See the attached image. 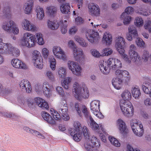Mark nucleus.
Here are the masks:
<instances>
[{"label":"nucleus","mask_w":151,"mask_h":151,"mask_svg":"<svg viewBox=\"0 0 151 151\" xmlns=\"http://www.w3.org/2000/svg\"><path fill=\"white\" fill-rule=\"evenodd\" d=\"M121 96L124 100L121 101L120 105L123 114L127 117L132 116L134 112L133 107L131 102L127 100L131 98L130 92L128 90H125L121 94Z\"/></svg>","instance_id":"nucleus-1"},{"label":"nucleus","mask_w":151,"mask_h":151,"mask_svg":"<svg viewBox=\"0 0 151 151\" xmlns=\"http://www.w3.org/2000/svg\"><path fill=\"white\" fill-rule=\"evenodd\" d=\"M115 74L116 77L112 79V83L117 89L121 88L123 83H127L130 80L129 73L126 70L118 69L116 70Z\"/></svg>","instance_id":"nucleus-2"},{"label":"nucleus","mask_w":151,"mask_h":151,"mask_svg":"<svg viewBox=\"0 0 151 151\" xmlns=\"http://www.w3.org/2000/svg\"><path fill=\"white\" fill-rule=\"evenodd\" d=\"M0 53L2 54L12 53V55L17 57L20 54V51L16 48L13 47L9 43H4L2 39L0 38Z\"/></svg>","instance_id":"nucleus-3"},{"label":"nucleus","mask_w":151,"mask_h":151,"mask_svg":"<svg viewBox=\"0 0 151 151\" xmlns=\"http://www.w3.org/2000/svg\"><path fill=\"white\" fill-rule=\"evenodd\" d=\"M73 92L75 97L77 99L80 100L82 98H88L89 92L86 89H84L77 82H75L73 85Z\"/></svg>","instance_id":"nucleus-4"},{"label":"nucleus","mask_w":151,"mask_h":151,"mask_svg":"<svg viewBox=\"0 0 151 151\" xmlns=\"http://www.w3.org/2000/svg\"><path fill=\"white\" fill-rule=\"evenodd\" d=\"M129 32L127 34V39L129 41H131L133 38H137L136 43L137 45L139 47H143L145 42L142 40L140 38H137L138 34L137 30L134 26L129 27L128 29Z\"/></svg>","instance_id":"nucleus-5"},{"label":"nucleus","mask_w":151,"mask_h":151,"mask_svg":"<svg viewBox=\"0 0 151 151\" xmlns=\"http://www.w3.org/2000/svg\"><path fill=\"white\" fill-rule=\"evenodd\" d=\"M36 40V38L32 34L26 32L23 34V37L21 40V43L22 46L30 48L35 45Z\"/></svg>","instance_id":"nucleus-6"},{"label":"nucleus","mask_w":151,"mask_h":151,"mask_svg":"<svg viewBox=\"0 0 151 151\" xmlns=\"http://www.w3.org/2000/svg\"><path fill=\"white\" fill-rule=\"evenodd\" d=\"M130 124L135 135L139 137L142 136L144 133V128L142 123L138 122L136 119H132L130 120Z\"/></svg>","instance_id":"nucleus-7"},{"label":"nucleus","mask_w":151,"mask_h":151,"mask_svg":"<svg viewBox=\"0 0 151 151\" xmlns=\"http://www.w3.org/2000/svg\"><path fill=\"white\" fill-rule=\"evenodd\" d=\"M116 41L115 46L118 51L121 55L124 56V60L127 63H130L131 59L127 58V55L124 54V48L125 44L124 39L122 37H120L118 38Z\"/></svg>","instance_id":"nucleus-8"},{"label":"nucleus","mask_w":151,"mask_h":151,"mask_svg":"<svg viewBox=\"0 0 151 151\" xmlns=\"http://www.w3.org/2000/svg\"><path fill=\"white\" fill-rule=\"evenodd\" d=\"M57 110L64 120L67 121L69 120L70 117L68 114V107L66 101H61L57 106Z\"/></svg>","instance_id":"nucleus-9"},{"label":"nucleus","mask_w":151,"mask_h":151,"mask_svg":"<svg viewBox=\"0 0 151 151\" xmlns=\"http://www.w3.org/2000/svg\"><path fill=\"white\" fill-rule=\"evenodd\" d=\"M100 102L97 100L92 101L90 103V109L92 113L97 117L102 119L104 116L100 112Z\"/></svg>","instance_id":"nucleus-10"},{"label":"nucleus","mask_w":151,"mask_h":151,"mask_svg":"<svg viewBox=\"0 0 151 151\" xmlns=\"http://www.w3.org/2000/svg\"><path fill=\"white\" fill-rule=\"evenodd\" d=\"M49 85L47 82H44L42 86L40 84H37L35 86V90L37 93H39L43 91V92L45 95L48 97L51 93V91L49 88Z\"/></svg>","instance_id":"nucleus-11"},{"label":"nucleus","mask_w":151,"mask_h":151,"mask_svg":"<svg viewBox=\"0 0 151 151\" xmlns=\"http://www.w3.org/2000/svg\"><path fill=\"white\" fill-rule=\"evenodd\" d=\"M86 36L88 40L91 43L96 42L99 38V33L91 29L88 30L86 32Z\"/></svg>","instance_id":"nucleus-12"},{"label":"nucleus","mask_w":151,"mask_h":151,"mask_svg":"<svg viewBox=\"0 0 151 151\" xmlns=\"http://www.w3.org/2000/svg\"><path fill=\"white\" fill-rule=\"evenodd\" d=\"M75 107L78 115L80 116L81 117H83L82 114H84L85 117L88 116L89 113L88 111L87 108L84 105H82L78 103H76L75 104Z\"/></svg>","instance_id":"nucleus-13"},{"label":"nucleus","mask_w":151,"mask_h":151,"mask_svg":"<svg viewBox=\"0 0 151 151\" xmlns=\"http://www.w3.org/2000/svg\"><path fill=\"white\" fill-rule=\"evenodd\" d=\"M53 52L58 58L62 59L63 60L66 59L67 58L65 54L60 47H54L53 49Z\"/></svg>","instance_id":"nucleus-14"},{"label":"nucleus","mask_w":151,"mask_h":151,"mask_svg":"<svg viewBox=\"0 0 151 151\" xmlns=\"http://www.w3.org/2000/svg\"><path fill=\"white\" fill-rule=\"evenodd\" d=\"M22 26L24 29L28 31H35L37 29L36 26L27 19H24L22 22Z\"/></svg>","instance_id":"nucleus-15"},{"label":"nucleus","mask_w":151,"mask_h":151,"mask_svg":"<svg viewBox=\"0 0 151 151\" xmlns=\"http://www.w3.org/2000/svg\"><path fill=\"white\" fill-rule=\"evenodd\" d=\"M73 55L76 61H79L80 63L82 62L84 59V56L83 55V51L82 49L74 47L73 49Z\"/></svg>","instance_id":"nucleus-16"},{"label":"nucleus","mask_w":151,"mask_h":151,"mask_svg":"<svg viewBox=\"0 0 151 151\" xmlns=\"http://www.w3.org/2000/svg\"><path fill=\"white\" fill-rule=\"evenodd\" d=\"M34 3L33 0H28L26 2L23 6L25 14H29L31 13L34 7Z\"/></svg>","instance_id":"nucleus-17"},{"label":"nucleus","mask_w":151,"mask_h":151,"mask_svg":"<svg viewBox=\"0 0 151 151\" xmlns=\"http://www.w3.org/2000/svg\"><path fill=\"white\" fill-rule=\"evenodd\" d=\"M88 8L91 15L97 16L100 14V9L98 6L91 3L88 4Z\"/></svg>","instance_id":"nucleus-18"},{"label":"nucleus","mask_w":151,"mask_h":151,"mask_svg":"<svg viewBox=\"0 0 151 151\" xmlns=\"http://www.w3.org/2000/svg\"><path fill=\"white\" fill-rule=\"evenodd\" d=\"M34 101L39 107L42 109H48L49 108L47 103L42 99L37 97L35 98Z\"/></svg>","instance_id":"nucleus-19"},{"label":"nucleus","mask_w":151,"mask_h":151,"mask_svg":"<svg viewBox=\"0 0 151 151\" xmlns=\"http://www.w3.org/2000/svg\"><path fill=\"white\" fill-rule=\"evenodd\" d=\"M117 125L122 134H124L127 133L128 130L125 122L122 120L119 119L117 121Z\"/></svg>","instance_id":"nucleus-20"},{"label":"nucleus","mask_w":151,"mask_h":151,"mask_svg":"<svg viewBox=\"0 0 151 151\" xmlns=\"http://www.w3.org/2000/svg\"><path fill=\"white\" fill-rule=\"evenodd\" d=\"M63 24V21H51L49 20L47 21L48 27L50 29L54 30L57 29L60 25Z\"/></svg>","instance_id":"nucleus-21"},{"label":"nucleus","mask_w":151,"mask_h":151,"mask_svg":"<svg viewBox=\"0 0 151 151\" xmlns=\"http://www.w3.org/2000/svg\"><path fill=\"white\" fill-rule=\"evenodd\" d=\"M136 47L134 45H131L129 47V54L131 59H134V60L136 61L138 57L137 53L135 51Z\"/></svg>","instance_id":"nucleus-22"},{"label":"nucleus","mask_w":151,"mask_h":151,"mask_svg":"<svg viewBox=\"0 0 151 151\" xmlns=\"http://www.w3.org/2000/svg\"><path fill=\"white\" fill-rule=\"evenodd\" d=\"M88 115V117H85L88 119L89 118L90 120V122L89 124V126L93 130L98 132L99 130V125L93 120L90 113Z\"/></svg>","instance_id":"nucleus-23"},{"label":"nucleus","mask_w":151,"mask_h":151,"mask_svg":"<svg viewBox=\"0 0 151 151\" xmlns=\"http://www.w3.org/2000/svg\"><path fill=\"white\" fill-rule=\"evenodd\" d=\"M102 41L104 43L107 45H109L112 41V36L109 33L106 32L103 36Z\"/></svg>","instance_id":"nucleus-24"},{"label":"nucleus","mask_w":151,"mask_h":151,"mask_svg":"<svg viewBox=\"0 0 151 151\" xmlns=\"http://www.w3.org/2000/svg\"><path fill=\"white\" fill-rule=\"evenodd\" d=\"M41 115L43 119L47 122L52 124H54L55 122L51 116L48 113L43 111L41 113Z\"/></svg>","instance_id":"nucleus-25"},{"label":"nucleus","mask_w":151,"mask_h":151,"mask_svg":"<svg viewBox=\"0 0 151 151\" xmlns=\"http://www.w3.org/2000/svg\"><path fill=\"white\" fill-rule=\"evenodd\" d=\"M14 23L12 20L7 22H5L3 24L2 26L3 29L7 32L10 33L12 30V27L13 26Z\"/></svg>","instance_id":"nucleus-26"},{"label":"nucleus","mask_w":151,"mask_h":151,"mask_svg":"<svg viewBox=\"0 0 151 151\" xmlns=\"http://www.w3.org/2000/svg\"><path fill=\"white\" fill-rule=\"evenodd\" d=\"M35 11L37 13V16L39 20H42L45 16L44 11L43 9L39 6H35Z\"/></svg>","instance_id":"nucleus-27"},{"label":"nucleus","mask_w":151,"mask_h":151,"mask_svg":"<svg viewBox=\"0 0 151 151\" xmlns=\"http://www.w3.org/2000/svg\"><path fill=\"white\" fill-rule=\"evenodd\" d=\"M131 91L133 96L135 99H139L141 94L139 88L137 87H132Z\"/></svg>","instance_id":"nucleus-28"},{"label":"nucleus","mask_w":151,"mask_h":151,"mask_svg":"<svg viewBox=\"0 0 151 151\" xmlns=\"http://www.w3.org/2000/svg\"><path fill=\"white\" fill-rule=\"evenodd\" d=\"M60 8L63 13L67 14L70 12V7L68 3L62 4Z\"/></svg>","instance_id":"nucleus-29"},{"label":"nucleus","mask_w":151,"mask_h":151,"mask_svg":"<svg viewBox=\"0 0 151 151\" xmlns=\"http://www.w3.org/2000/svg\"><path fill=\"white\" fill-rule=\"evenodd\" d=\"M69 69L74 74L77 76L81 75L82 70L81 67H69Z\"/></svg>","instance_id":"nucleus-30"},{"label":"nucleus","mask_w":151,"mask_h":151,"mask_svg":"<svg viewBox=\"0 0 151 151\" xmlns=\"http://www.w3.org/2000/svg\"><path fill=\"white\" fill-rule=\"evenodd\" d=\"M75 40L79 45L83 47H86L88 45V43L83 38L77 36L75 37Z\"/></svg>","instance_id":"nucleus-31"},{"label":"nucleus","mask_w":151,"mask_h":151,"mask_svg":"<svg viewBox=\"0 0 151 151\" xmlns=\"http://www.w3.org/2000/svg\"><path fill=\"white\" fill-rule=\"evenodd\" d=\"M72 78L69 77L64 78L63 82L62 83V86L65 89L68 88L70 83L71 82Z\"/></svg>","instance_id":"nucleus-32"},{"label":"nucleus","mask_w":151,"mask_h":151,"mask_svg":"<svg viewBox=\"0 0 151 151\" xmlns=\"http://www.w3.org/2000/svg\"><path fill=\"white\" fill-rule=\"evenodd\" d=\"M12 66H25V64L23 62L18 59H14L11 61Z\"/></svg>","instance_id":"nucleus-33"},{"label":"nucleus","mask_w":151,"mask_h":151,"mask_svg":"<svg viewBox=\"0 0 151 151\" xmlns=\"http://www.w3.org/2000/svg\"><path fill=\"white\" fill-rule=\"evenodd\" d=\"M58 73L59 77L63 78L66 73L65 68L62 67H60L58 69Z\"/></svg>","instance_id":"nucleus-34"},{"label":"nucleus","mask_w":151,"mask_h":151,"mask_svg":"<svg viewBox=\"0 0 151 151\" xmlns=\"http://www.w3.org/2000/svg\"><path fill=\"white\" fill-rule=\"evenodd\" d=\"M3 13L5 17L8 19L10 18L11 16L10 7L8 6L4 7Z\"/></svg>","instance_id":"nucleus-35"},{"label":"nucleus","mask_w":151,"mask_h":151,"mask_svg":"<svg viewBox=\"0 0 151 151\" xmlns=\"http://www.w3.org/2000/svg\"><path fill=\"white\" fill-rule=\"evenodd\" d=\"M109 139L111 143L114 146L116 147H119L121 144L119 141L115 138L112 137H109Z\"/></svg>","instance_id":"nucleus-36"},{"label":"nucleus","mask_w":151,"mask_h":151,"mask_svg":"<svg viewBox=\"0 0 151 151\" xmlns=\"http://www.w3.org/2000/svg\"><path fill=\"white\" fill-rule=\"evenodd\" d=\"M48 13L50 15L55 16L57 12V8L54 6H49L47 8Z\"/></svg>","instance_id":"nucleus-37"},{"label":"nucleus","mask_w":151,"mask_h":151,"mask_svg":"<svg viewBox=\"0 0 151 151\" xmlns=\"http://www.w3.org/2000/svg\"><path fill=\"white\" fill-rule=\"evenodd\" d=\"M134 11L133 8L131 6L127 7L125 10V12L123 13L121 16V18H123L124 17V16L127 14H132Z\"/></svg>","instance_id":"nucleus-38"},{"label":"nucleus","mask_w":151,"mask_h":151,"mask_svg":"<svg viewBox=\"0 0 151 151\" xmlns=\"http://www.w3.org/2000/svg\"><path fill=\"white\" fill-rule=\"evenodd\" d=\"M32 61L35 66H43V65L42 58L38 59L32 60Z\"/></svg>","instance_id":"nucleus-39"},{"label":"nucleus","mask_w":151,"mask_h":151,"mask_svg":"<svg viewBox=\"0 0 151 151\" xmlns=\"http://www.w3.org/2000/svg\"><path fill=\"white\" fill-rule=\"evenodd\" d=\"M99 67L101 73L105 75L109 73L111 69L110 67Z\"/></svg>","instance_id":"nucleus-40"},{"label":"nucleus","mask_w":151,"mask_h":151,"mask_svg":"<svg viewBox=\"0 0 151 151\" xmlns=\"http://www.w3.org/2000/svg\"><path fill=\"white\" fill-rule=\"evenodd\" d=\"M36 37L37 38L38 44L40 45H43L44 44V42L42 34L40 33H38L36 34Z\"/></svg>","instance_id":"nucleus-41"},{"label":"nucleus","mask_w":151,"mask_h":151,"mask_svg":"<svg viewBox=\"0 0 151 151\" xmlns=\"http://www.w3.org/2000/svg\"><path fill=\"white\" fill-rule=\"evenodd\" d=\"M2 92L4 96H7L11 94L12 92V89L8 87L4 88Z\"/></svg>","instance_id":"nucleus-42"},{"label":"nucleus","mask_w":151,"mask_h":151,"mask_svg":"<svg viewBox=\"0 0 151 151\" xmlns=\"http://www.w3.org/2000/svg\"><path fill=\"white\" fill-rule=\"evenodd\" d=\"M42 56L40 52L37 50H34L32 53V60L39 59Z\"/></svg>","instance_id":"nucleus-43"},{"label":"nucleus","mask_w":151,"mask_h":151,"mask_svg":"<svg viewBox=\"0 0 151 151\" xmlns=\"http://www.w3.org/2000/svg\"><path fill=\"white\" fill-rule=\"evenodd\" d=\"M90 140L91 143L93 144L94 146H98V147L100 146L99 142L98 141L96 137L92 136Z\"/></svg>","instance_id":"nucleus-44"},{"label":"nucleus","mask_w":151,"mask_h":151,"mask_svg":"<svg viewBox=\"0 0 151 151\" xmlns=\"http://www.w3.org/2000/svg\"><path fill=\"white\" fill-rule=\"evenodd\" d=\"M3 115L7 118L17 119L18 116L12 113L4 112L3 113Z\"/></svg>","instance_id":"nucleus-45"},{"label":"nucleus","mask_w":151,"mask_h":151,"mask_svg":"<svg viewBox=\"0 0 151 151\" xmlns=\"http://www.w3.org/2000/svg\"><path fill=\"white\" fill-rule=\"evenodd\" d=\"M135 20L136 21L135 22V24L137 26L139 27L143 25V20L141 17H137L136 19Z\"/></svg>","instance_id":"nucleus-46"},{"label":"nucleus","mask_w":151,"mask_h":151,"mask_svg":"<svg viewBox=\"0 0 151 151\" xmlns=\"http://www.w3.org/2000/svg\"><path fill=\"white\" fill-rule=\"evenodd\" d=\"M73 128L77 130V132H82L81 131V124L78 122H74V124Z\"/></svg>","instance_id":"nucleus-47"},{"label":"nucleus","mask_w":151,"mask_h":151,"mask_svg":"<svg viewBox=\"0 0 151 151\" xmlns=\"http://www.w3.org/2000/svg\"><path fill=\"white\" fill-rule=\"evenodd\" d=\"M24 88H23L22 89V91L28 93H30L31 92L32 88L31 84L29 82L26 84Z\"/></svg>","instance_id":"nucleus-48"},{"label":"nucleus","mask_w":151,"mask_h":151,"mask_svg":"<svg viewBox=\"0 0 151 151\" xmlns=\"http://www.w3.org/2000/svg\"><path fill=\"white\" fill-rule=\"evenodd\" d=\"M29 82L26 79H23L20 81L19 83V86L20 88L22 90L23 88H24V86L27 84Z\"/></svg>","instance_id":"nucleus-49"},{"label":"nucleus","mask_w":151,"mask_h":151,"mask_svg":"<svg viewBox=\"0 0 151 151\" xmlns=\"http://www.w3.org/2000/svg\"><path fill=\"white\" fill-rule=\"evenodd\" d=\"M82 130L85 139H87L88 138H89V136L87 127L86 126H83V127Z\"/></svg>","instance_id":"nucleus-50"},{"label":"nucleus","mask_w":151,"mask_h":151,"mask_svg":"<svg viewBox=\"0 0 151 151\" xmlns=\"http://www.w3.org/2000/svg\"><path fill=\"white\" fill-rule=\"evenodd\" d=\"M33 135L36 136L38 138L42 139H44L45 138V137L44 135L41 134L39 132L35 130L34 132Z\"/></svg>","instance_id":"nucleus-51"},{"label":"nucleus","mask_w":151,"mask_h":151,"mask_svg":"<svg viewBox=\"0 0 151 151\" xmlns=\"http://www.w3.org/2000/svg\"><path fill=\"white\" fill-rule=\"evenodd\" d=\"M124 18L123 20V23L125 25H127L129 24L131 21V17L130 16H128L125 15L124 17L122 18Z\"/></svg>","instance_id":"nucleus-52"},{"label":"nucleus","mask_w":151,"mask_h":151,"mask_svg":"<svg viewBox=\"0 0 151 151\" xmlns=\"http://www.w3.org/2000/svg\"><path fill=\"white\" fill-rule=\"evenodd\" d=\"M82 132H78L76 134L74 135L73 136V139L76 141H80L81 138V134Z\"/></svg>","instance_id":"nucleus-53"},{"label":"nucleus","mask_w":151,"mask_h":151,"mask_svg":"<svg viewBox=\"0 0 151 151\" xmlns=\"http://www.w3.org/2000/svg\"><path fill=\"white\" fill-rule=\"evenodd\" d=\"M53 118L56 120H59L61 119L60 116V113L57 111H54L53 113H51Z\"/></svg>","instance_id":"nucleus-54"},{"label":"nucleus","mask_w":151,"mask_h":151,"mask_svg":"<svg viewBox=\"0 0 151 151\" xmlns=\"http://www.w3.org/2000/svg\"><path fill=\"white\" fill-rule=\"evenodd\" d=\"M151 21L150 20L148 19L147 21L145 22L144 25V28L146 29H148L150 32H151V26L150 25Z\"/></svg>","instance_id":"nucleus-55"},{"label":"nucleus","mask_w":151,"mask_h":151,"mask_svg":"<svg viewBox=\"0 0 151 151\" xmlns=\"http://www.w3.org/2000/svg\"><path fill=\"white\" fill-rule=\"evenodd\" d=\"M112 50L109 48H107L104 49V52L105 56L109 55L112 53Z\"/></svg>","instance_id":"nucleus-56"},{"label":"nucleus","mask_w":151,"mask_h":151,"mask_svg":"<svg viewBox=\"0 0 151 151\" xmlns=\"http://www.w3.org/2000/svg\"><path fill=\"white\" fill-rule=\"evenodd\" d=\"M149 57V52L148 51L145 50L143 53L142 58L145 62L147 61Z\"/></svg>","instance_id":"nucleus-57"},{"label":"nucleus","mask_w":151,"mask_h":151,"mask_svg":"<svg viewBox=\"0 0 151 151\" xmlns=\"http://www.w3.org/2000/svg\"><path fill=\"white\" fill-rule=\"evenodd\" d=\"M144 104L146 106H151V99L149 98H147L143 101Z\"/></svg>","instance_id":"nucleus-58"},{"label":"nucleus","mask_w":151,"mask_h":151,"mask_svg":"<svg viewBox=\"0 0 151 151\" xmlns=\"http://www.w3.org/2000/svg\"><path fill=\"white\" fill-rule=\"evenodd\" d=\"M151 88V80H147L145 81L142 85V87Z\"/></svg>","instance_id":"nucleus-59"},{"label":"nucleus","mask_w":151,"mask_h":151,"mask_svg":"<svg viewBox=\"0 0 151 151\" xmlns=\"http://www.w3.org/2000/svg\"><path fill=\"white\" fill-rule=\"evenodd\" d=\"M49 60L50 63V66H55L56 61L53 57H50L49 58Z\"/></svg>","instance_id":"nucleus-60"},{"label":"nucleus","mask_w":151,"mask_h":151,"mask_svg":"<svg viewBox=\"0 0 151 151\" xmlns=\"http://www.w3.org/2000/svg\"><path fill=\"white\" fill-rule=\"evenodd\" d=\"M42 55L45 58H47L49 55L48 50L46 48H44L42 50Z\"/></svg>","instance_id":"nucleus-61"},{"label":"nucleus","mask_w":151,"mask_h":151,"mask_svg":"<svg viewBox=\"0 0 151 151\" xmlns=\"http://www.w3.org/2000/svg\"><path fill=\"white\" fill-rule=\"evenodd\" d=\"M47 76L49 79L52 81H54L55 79L54 77L50 71H48L47 72Z\"/></svg>","instance_id":"nucleus-62"},{"label":"nucleus","mask_w":151,"mask_h":151,"mask_svg":"<svg viewBox=\"0 0 151 151\" xmlns=\"http://www.w3.org/2000/svg\"><path fill=\"white\" fill-rule=\"evenodd\" d=\"M77 130H76L73 128H69L68 129V133L72 136H73L76 133H77L78 132H77Z\"/></svg>","instance_id":"nucleus-63"},{"label":"nucleus","mask_w":151,"mask_h":151,"mask_svg":"<svg viewBox=\"0 0 151 151\" xmlns=\"http://www.w3.org/2000/svg\"><path fill=\"white\" fill-rule=\"evenodd\" d=\"M127 151H140L139 149L133 147L129 144H128L127 146Z\"/></svg>","instance_id":"nucleus-64"}]
</instances>
